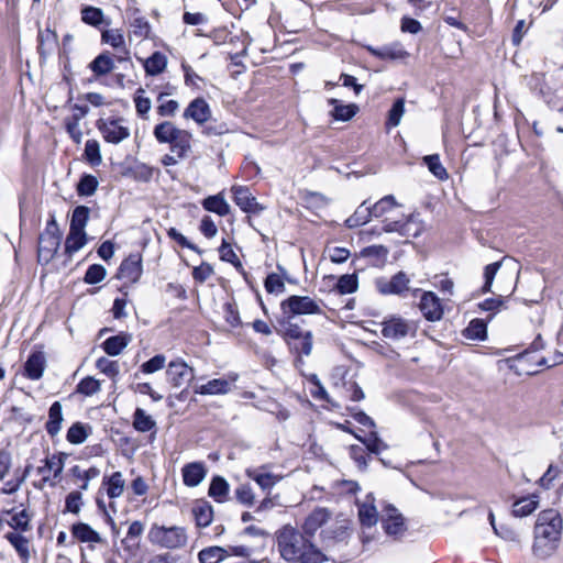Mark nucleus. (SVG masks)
<instances>
[{
  "label": "nucleus",
  "mask_w": 563,
  "mask_h": 563,
  "mask_svg": "<svg viewBox=\"0 0 563 563\" xmlns=\"http://www.w3.org/2000/svg\"><path fill=\"white\" fill-rule=\"evenodd\" d=\"M301 529L308 537H314L320 530L319 541L323 553H338L344 549L352 537V521L340 515L332 519V512L325 507H316L306 518Z\"/></svg>",
  "instance_id": "nucleus-1"
},
{
  "label": "nucleus",
  "mask_w": 563,
  "mask_h": 563,
  "mask_svg": "<svg viewBox=\"0 0 563 563\" xmlns=\"http://www.w3.org/2000/svg\"><path fill=\"white\" fill-rule=\"evenodd\" d=\"M277 550L289 563H323L329 560L303 530L285 525L276 531Z\"/></svg>",
  "instance_id": "nucleus-2"
},
{
  "label": "nucleus",
  "mask_w": 563,
  "mask_h": 563,
  "mask_svg": "<svg viewBox=\"0 0 563 563\" xmlns=\"http://www.w3.org/2000/svg\"><path fill=\"white\" fill-rule=\"evenodd\" d=\"M562 519L559 511L547 509L539 514L534 525L533 554L539 559L551 556L559 547Z\"/></svg>",
  "instance_id": "nucleus-3"
},
{
  "label": "nucleus",
  "mask_w": 563,
  "mask_h": 563,
  "mask_svg": "<svg viewBox=\"0 0 563 563\" xmlns=\"http://www.w3.org/2000/svg\"><path fill=\"white\" fill-rule=\"evenodd\" d=\"M277 332L286 342L289 351L296 355V363H302V356H309L313 346V334L294 321H277Z\"/></svg>",
  "instance_id": "nucleus-4"
},
{
  "label": "nucleus",
  "mask_w": 563,
  "mask_h": 563,
  "mask_svg": "<svg viewBox=\"0 0 563 563\" xmlns=\"http://www.w3.org/2000/svg\"><path fill=\"white\" fill-rule=\"evenodd\" d=\"M62 240V233L56 222L55 214L49 216L46 228L38 236L37 262L48 264L56 255Z\"/></svg>",
  "instance_id": "nucleus-5"
},
{
  "label": "nucleus",
  "mask_w": 563,
  "mask_h": 563,
  "mask_svg": "<svg viewBox=\"0 0 563 563\" xmlns=\"http://www.w3.org/2000/svg\"><path fill=\"white\" fill-rule=\"evenodd\" d=\"M282 317L277 321H292L296 316L320 314L319 303L309 296L292 295L280 302Z\"/></svg>",
  "instance_id": "nucleus-6"
},
{
  "label": "nucleus",
  "mask_w": 563,
  "mask_h": 563,
  "mask_svg": "<svg viewBox=\"0 0 563 563\" xmlns=\"http://www.w3.org/2000/svg\"><path fill=\"white\" fill-rule=\"evenodd\" d=\"M380 325L382 335L390 341H400L407 336L413 338L417 332L416 322L400 316L385 318Z\"/></svg>",
  "instance_id": "nucleus-7"
},
{
  "label": "nucleus",
  "mask_w": 563,
  "mask_h": 563,
  "mask_svg": "<svg viewBox=\"0 0 563 563\" xmlns=\"http://www.w3.org/2000/svg\"><path fill=\"white\" fill-rule=\"evenodd\" d=\"M151 539L167 549H178L187 543L186 529L183 527H154L150 532Z\"/></svg>",
  "instance_id": "nucleus-8"
},
{
  "label": "nucleus",
  "mask_w": 563,
  "mask_h": 563,
  "mask_svg": "<svg viewBox=\"0 0 563 563\" xmlns=\"http://www.w3.org/2000/svg\"><path fill=\"white\" fill-rule=\"evenodd\" d=\"M165 375L173 388H179L194 379L195 372L183 360L177 358L168 364Z\"/></svg>",
  "instance_id": "nucleus-9"
},
{
  "label": "nucleus",
  "mask_w": 563,
  "mask_h": 563,
  "mask_svg": "<svg viewBox=\"0 0 563 563\" xmlns=\"http://www.w3.org/2000/svg\"><path fill=\"white\" fill-rule=\"evenodd\" d=\"M142 272V256L140 253H133L121 263L115 277L134 284L141 278Z\"/></svg>",
  "instance_id": "nucleus-10"
},
{
  "label": "nucleus",
  "mask_w": 563,
  "mask_h": 563,
  "mask_svg": "<svg viewBox=\"0 0 563 563\" xmlns=\"http://www.w3.org/2000/svg\"><path fill=\"white\" fill-rule=\"evenodd\" d=\"M382 523L388 536L398 537L406 531L405 518L393 505L383 509Z\"/></svg>",
  "instance_id": "nucleus-11"
},
{
  "label": "nucleus",
  "mask_w": 563,
  "mask_h": 563,
  "mask_svg": "<svg viewBox=\"0 0 563 563\" xmlns=\"http://www.w3.org/2000/svg\"><path fill=\"white\" fill-rule=\"evenodd\" d=\"M409 278L404 272H398L390 279H376V288L382 295H401L408 290Z\"/></svg>",
  "instance_id": "nucleus-12"
},
{
  "label": "nucleus",
  "mask_w": 563,
  "mask_h": 563,
  "mask_svg": "<svg viewBox=\"0 0 563 563\" xmlns=\"http://www.w3.org/2000/svg\"><path fill=\"white\" fill-rule=\"evenodd\" d=\"M232 192L234 202L244 212L258 214L264 210V207L257 202L256 198L252 196L247 187L233 186Z\"/></svg>",
  "instance_id": "nucleus-13"
},
{
  "label": "nucleus",
  "mask_w": 563,
  "mask_h": 563,
  "mask_svg": "<svg viewBox=\"0 0 563 563\" xmlns=\"http://www.w3.org/2000/svg\"><path fill=\"white\" fill-rule=\"evenodd\" d=\"M249 478L254 481L264 492L269 494L271 489L280 481V476L268 472V465L249 467L245 471Z\"/></svg>",
  "instance_id": "nucleus-14"
},
{
  "label": "nucleus",
  "mask_w": 563,
  "mask_h": 563,
  "mask_svg": "<svg viewBox=\"0 0 563 563\" xmlns=\"http://www.w3.org/2000/svg\"><path fill=\"white\" fill-rule=\"evenodd\" d=\"M419 309L428 321H439L443 316L440 299L432 291H424L422 294Z\"/></svg>",
  "instance_id": "nucleus-15"
},
{
  "label": "nucleus",
  "mask_w": 563,
  "mask_h": 563,
  "mask_svg": "<svg viewBox=\"0 0 563 563\" xmlns=\"http://www.w3.org/2000/svg\"><path fill=\"white\" fill-rule=\"evenodd\" d=\"M183 117L194 120L199 125H203L211 118V109L203 98L198 97L189 102Z\"/></svg>",
  "instance_id": "nucleus-16"
},
{
  "label": "nucleus",
  "mask_w": 563,
  "mask_h": 563,
  "mask_svg": "<svg viewBox=\"0 0 563 563\" xmlns=\"http://www.w3.org/2000/svg\"><path fill=\"white\" fill-rule=\"evenodd\" d=\"M365 48L373 56L383 60H399L409 56V53L402 47L400 43H391L378 48L372 45H366Z\"/></svg>",
  "instance_id": "nucleus-17"
},
{
  "label": "nucleus",
  "mask_w": 563,
  "mask_h": 563,
  "mask_svg": "<svg viewBox=\"0 0 563 563\" xmlns=\"http://www.w3.org/2000/svg\"><path fill=\"white\" fill-rule=\"evenodd\" d=\"M191 515L197 528H207L213 520V507L205 499H197L192 505Z\"/></svg>",
  "instance_id": "nucleus-18"
},
{
  "label": "nucleus",
  "mask_w": 563,
  "mask_h": 563,
  "mask_svg": "<svg viewBox=\"0 0 563 563\" xmlns=\"http://www.w3.org/2000/svg\"><path fill=\"white\" fill-rule=\"evenodd\" d=\"M183 482L188 487L198 486L207 475V468L202 462H191L181 468Z\"/></svg>",
  "instance_id": "nucleus-19"
},
{
  "label": "nucleus",
  "mask_w": 563,
  "mask_h": 563,
  "mask_svg": "<svg viewBox=\"0 0 563 563\" xmlns=\"http://www.w3.org/2000/svg\"><path fill=\"white\" fill-rule=\"evenodd\" d=\"M46 366V358L43 352L37 351L30 354L24 364V375L32 380L43 376Z\"/></svg>",
  "instance_id": "nucleus-20"
},
{
  "label": "nucleus",
  "mask_w": 563,
  "mask_h": 563,
  "mask_svg": "<svg viewBox=\"0 0 563 563\" xmlns=\"http://www.w3.org/2000/svg\"><path fill=\"white\" fill-rule=\"evenodd\" d=\"M64 456H65V454H60L59 456L53 455L51 457L44 459V461H43L44 465L37 467V473L43 474V478L40 484H34V486L36 488L42 489L44 484L49 481V476L46 475L47 472L52 471L54 478H57L60 475L63 467H64V464H63Z\"/></svg>",
  "instance_id": "nucleus-21"
},
{
  "label": "nucleus",
  "mask_w": 563,
  "mask_h": 563,
  "mask_svg": "<svg viewBox=\"0 0 563 563\" xmlns=\"http://www.w3.org/2000/svg\"><path fill=\"white\" fill-rule=\"evenodd\" d=\"M192 134L187 131L179 129L172 141L170 151L177 155L178 158H185L191 151Z\"/></svg>",
  "instance_id": "nucleus-22"
},
{
  "label": "nucleus",
  "mask_w": 563,
  "mask_h": 563,
  "mask_svg": "<svg viewBox=\"0 0 563 563\" xmlns=\"http://www.w3.org/2000/svg\"><path fill=\"white\" fill-rule=\"evenodd\" d=\"M368 201H363L354 211L352 216H350L345 220V225L349 229L358 228L361 225L366 224L372 217H374V212L372 207L367 203Z\"/></svg>",
  "instance_id": "nucleus-23"
},
{
  "label": "nucleus",
  "mask_w": 563,
  "mask_h": 563,
  "mask_svg": "<svg viewBox=\"0 0 563 563\" xmlns=\"http://www.w3.org/2000/svg\"><path fill=\"white\" fill-rule=\"evenodd\" d=\"M4 538L14 548L22 562L27 563L31 558L30 540L19 532H7Z\"/></svg>",
  "instance_id": "nucleus-24"
},
{
  "label": "nucleus",
  "mask_w": 563,
  "mask_h": 563,
  "mask_svg": "<svg viewBox=\"0 0 563 563\" xmlns=\"http://www.w3.org/2000/svg\"><path fill=\"white\" fill-rule=\"evenodd\" d=\"M230 492V485L228 481L222 476H213L209 489L208 495L214 499L217 503H224L228 499V495Z\"/></svg>",
  "instance_id": "nucleus-25"
},
{
  "label": "nucleus",
  "mask_w": 563,
  "mask_h": 563,
  "mask_svg": "<svg viewBox=\"0 0 563 563\" xmlns=\"http://www.w3.org/2000/svg\"><path fill=\"white\" fill-rule=\"evenodd\" d=\"M231 383L224 378H214L196 388L195 393L200 395H222L229 393Z\"/></svg>",
  "instance_id": "nucleus-26"
},
{
  "label": "nucleus",
  "mask_w": 563,
  "mask_h": 563,
  "mask_svg": "<svg viewBox=\"0 0 563 563\" xmlns=\"http://www.w3.org/2000/svg\"><path fill=\"white\" fill-rule=\"evenodd\" d=\"M63 422L62 405L59 401H55L51 405L48 410V420L45 424V429L51 437H55L59 433Z\"/></svg>",
  "instance_id": "nucleus-27"
},
{
  "label": "nucleus",
  "mask_w": 563,
  "mask_h": 563,
  "mask_svg": "<svg viewBox=\"0 0 563 563\" xmlns=\"http://www.w3.org/2000/svg\"><path fill=\"white\" fill-rule=\"evenodd\" d=\"M202 207L209 212H214L220 217L230 213V205L225 201L221 194L209 196L202 200Z\"/></svg>",
  "instance_id": "nucleus-28"
},
{
  "label": "nucleus",
  "mask_w": 563,
  "mask_h": 563,
  "mask_svg": "<svg viewBox=\"0 0 563 563\" xmlns=\"http://www.w3.org/2000/svg\"><path fill=\"white\" fill-rule=\"evenodd\" d=\"M179 128L170 121H164L155 125L153 135L161 144H170L174 141Z\"/></svg>",
  "instance_id": "nucleus-29"
},
{
  "label": "nucleus",
  "mask_w": 563,
  "mask_h": 563,
  "mask_svg": "<svg viewBox=\"0 0 563 563\" xmlns=\"http://www.w3.org/2000/svg\"><path fill=\"white\" fill-rule=\"evenodd\" d=\"M154 172L155 169L152 166L135 161L123 172V175L130 176L137 181L147 183L152 179Z\"/></svg>",
  "instance_id": "nucleus-30"
},
{
  "label": "nucleus",
  "mask_w": 563,
  "mask_h": 563,
  "mask_svg": "<svg viewBox=\"0 0 563 563\" xmlns=\"http://www.w3.org/2000/svg\"><path fill=\"white\" fill-rule=\"evenodd\" d=\"M329 103L333 106L331 115L338 121H349L358 111V107L355 103L341 104L338 99H330Z\"/></svg>",
  "instance_id": "nucleus-31"
},
{
  "label": "nucleus",
  "mask_w": 563,
  "mask_h": 563,
  "mask_svg": "<svg viewBox=\"0 0 563 563\" xmlns=\"http://www.w3.org/2000/svg\"><path fill=\"white\" fill-rule=\"evenodd\" d=\"M462 334L467 340L484 341L487 338V323L483 319H473Z\"/></svg>",
  "instance_id": "nucleus-32"
},
{
  "label": "nucleus",
  "mask_w": 563,
  "mask_h": 563,
  "mask_svg": "<svg viewBox=\"0 0 563 563\" xmlns=\"http://www.w3.org/2000/svg\"><path fill=\"white\" fill-rule=\"evenodd\" d=\"M87 243L85 231H77L69 229L65 241V253L71 257L74 253L78 252Z\"/></svg>",
  "instance_id": "nucleus-33"
},
{
  "label": "nucleus",
  "mask_w": 563,
  "mask_h": 563,
  "mask_svg": "<svg viewBox=\"0 0 563 563\" xmlns=\"http://www.w3.org/2000/svg\"><path fill=\"white\" fill-rule=\"evenodd\" d=\"M227 556H229V550L217 545L205 548L198 554L200 563H220Z\"/></svg>",
  "instance_id": "nucleus-34"
},
{
  "label": "nucleus",
  "mask_w": 563,
  "mask_h": 563,
  "mask_svg": "<svg viewBox=\"0 0 563 563\" xmlns=\"http://www.w3.org/2000/svg\"><path fill=\"white\" fill-rule=\"evenodd\" d=\"M73 536L80 542H101V537L89 525L79 522L71 527Z\"/></svg>",
  "instance_id": "nucleus-35"
},
{
  "label": "nucleus",
  "mask_w": 563,
  "mask_h": 563,
  "mask_svg": "<svg viewBox=\"0 0 563 563\" xmlns=\"http://www.w3.org/2000/svg\"><path fill=\"white\" fill-rule=\"evenodd\" d=\"M132 341V334L126 332H120L117 335L108 338V355L120 354L128 344Z\"/></svg>",
  "instance_id": "nucleus-36"
},
{
  "label": "nucleus",
  "mask_w": 563,
  "mask_h": 563,
  "mask_svg": "<svg viewBox=\"0 0 563 563\" xmlns=\"http://www.w3.org/2000/svg\"><path fill=\"white\" fill-rule=\"evenodd\" d=\"M167 65V58L166 56L161 52H154L144 64L145 71L151 75L155 76L164 71Z\"/></svg>",
  "instance_id": "nucleus-37"
},
{
  "label": "nucleus",
  "mask_w": 563,
  "mask_h": 563,
  "mask_svg": "<svg viewBox=\"0 0 563 563\" xmlns=\"http://www.w3.org/2000/svg\"><path fill=\"white\" fill-rule=\"evenodd\" d=\"M123 120H115L108 123V143H119L130 136V130L122 124Z\"/></svg>",
  "instance_id": "nucleus-38"
},
{
  "label": "nucleus",
  "mask_w": 563,
  "mask_h": 563,
  "mask_svg": "<svg viewBox=\"0 0 563 563\" xmlns=\"http://www.w3.org/2000/svg\"><path fill=\"white\" fill-rule=\"evenodd\" d=\"M536 496L532 497H522L518 499L512 505V515L515 517H525L533 512L539 504L536 499Z\"/></svg>",
  "instance_id": "nucleus-39"
},
{
  "label": "nucleus",
  "mask_w": 563,
  "mask_h": 563,
  "mask_svg": "<svg viewBox=\"0 0 563 563\" xmlns=\"http://www.w3.org/2000/svg\"><path fill=\"white\" fill-rule=\"evenodd\" d=\"M133 417V426L140 432H147L156 428L155 420L142 408H136Z\"/></svg>",
  "instance_id": "nucleus-40"
},
{
  "label": "nucleus",
  "mask_w": 563,
  "mask_h": 563,
  "mask_svg": "<svg viewBox=\"0 0 563 563\" xmlns=\"http://www.w3.org/2000/svg\"><path fill=\"white\" fill-rule=\"evenodd\" d=\"M388 255V249L384 245H371L360 252V257L372 258L373 264H383Z\"/></svg>",
  "instance_id": "nucleus-41"
},
{
  "label": "nucleus",
  "mask_w": 563,
  "mask_h": 563,
  "mask_svg": "<svg viewBox=\"0 0 563 563\" xmlns=\"http://www.w3.org/2000/svg\"><path fill=\"white\" fill-rule=\"evenodd\" d=\"M57 44V36L51 30L38 33V53L41 56L51 54Z\"/></svg>",
  "instance_id": "nucleus-42"
},
{
  "label": "nucleus",
  "mask_w": 563,
  "mask_h": 563,
  "mask_svg": "<svg viewBox=\"0 0 563 563\" xmlns=\"http://www.w3.org/2000/svg\"><path fill=\"white\" fill-rule=\"evenodd\" d=\"M220 258L224 262L231 263L240 273L245 274L243 265L239 260L238 255L233 251L230 243L225 240H222V243L219 247Z\"/></svg>",
  "instance_id": "nucleus-43"
},
{
  "label": "nucleus",
  "mask_w": 563,
  "mask_h": 563,
  "mask_svg": "<svg viewBox=\"0 0 563 563\" xmlns=\"http://www.w3.org/2000/svg\"><path fill=\"white\" fill-rule=\"evenodd\" d=\"M89 208L86 206H78L74 209L69 229L77 231H85L89 218Z\"/></svg>",
  "instance_id": "nucleus-44"
},
{
  "label": "nucleus",
  "mask_w": 563,
  "mask_h": 563,
  "mask_svg": "<svg viewBox=\"0 0 563 563\" xmlns=\"http://www.w3.org/2000/svg\"><path fill=\"white\" fill-rule=\"evenodd\" d=\"M358 288V279L356 274L342 275L335 285V289L339 294H353Z\"/></svg>",
  "instance_id": "nucleus-45"
},
{
  "label": "nucleus",
  "mask_w": 563,
  "mask_h": 563,
  "mask_svg": "<svg viewBox=\"0 0 563 563\" xmlns=\"http://www.w3.org/2000/svg\"><path fill=\"white\" fill-rule=\"evenodd\" d=\"M81 20L86 24L98 27L103 23V12L99 8L86 5L81 9Z\"/></svg>",
  "instance_id": "nucleus-46"
},
{
  "label": "nucleus",
  "mask_w": 563,
  "mask_h": 563,
  "mask_svg": "<svg viewBox=\"0 0 563 563\" xmlns=\"http://www.w3.org/2000/svg\"><path fill=\"white\" fill-rule=\"evenodd\" d=\"M84 157L91 166H99L102 163L100 144L96 140L86 142Z\"/></svg>",
  "instance_id": "nucleus-47"
},
{
  "label": "nucleus",
  "mask_w": 563,
  "mask_h": 563,
  "mask_svg": "<svg viewBox=\"0 0 563 563\" xmlns=\"http://www.w3.org/2000/svg\"><path fill=\"white\" fill-rule=\"evenodd\" d=\"M264 287L265 290L272 295H279L286 290L284 278L277 273H271L266 276Z\"/></svg>",
  "instance_id": "nucleus-48"
},
{
  "label": "nucleus",
  "mask_w": 563,
  "mask_h": 563,
  "mask_svg": "<svg viewBox=\"0 0 563 563\" xmlns=\"http://www.w3.org/2000/svg\"><path fill=\"white\" fill-rule=\"evenodd\" d=\"M377 510L374 505L362 504L358 507V519L362 526L373 527L377 522Z\"/></svg>",
  "instance_id": "nucleus-49"
},
{
  "label": "nucleus",
  "mask_w": 563,
  "mask_h": 563,
  "mask_svg": "<svg viewBox=\"0 0 563 563\" xmlns=\"http://www.w3.org/2000/svg\"><path fill=\"white\" fill-rule=\"evenodd\" d=\"M423 162L428 166L429 170L440 180L446 179L449 177L446 169L440 162V157L438 154L427 155L423 157Z\"/></svg>",
  "instance_id": "nucleus-50"
},
{
  "label": "nucleus",
  "mask_w": 563,
  "mask_h": 563,
  "mask_svg": "<svg viewBox=\"0 0 563 563\" xmlns=\"http://www.w3.org/2000/svg\"><path fill=\"white\" fill-rule=\"evenodd\" d=\"M97 177L90 174H84L77 184V192L79 196H91L98 187Z\"/></svg>",
  "instance_id": "nucleus-51"
},
{
  "label": "nucleus",
  "mask_w": 563,
  "mask_h": 563,
  "mask_svg": "<svg viewBox=\"0 0 563 563\" xmlns=\"http://www.w3.org/2000/svg\"><path fill=\"white\" fill-rule=\"evenodd\" d=\"M88 437L87 426L81 422L74 423L67 431V441L71 444H80Z\"/></svg>",
  "instance_id": "nucleus-52"
},
{
  "label": "nucleus",
  "mask_w": 563,
  "mask_h": 563,
  "mask_svg": "<svg viewBox=\"0 0 563 563\" xmlns=\"http://www.w3.org/2000/svg\"><path fill=\"white\" fill-rule=\"evenodd\" d=\"M361 442L366 449L374 454H378L382 450H386L388 446L382 441L376 431H371L367 437L361 439Z\"/></svg>",
  "instance_id": "nucleus-53"
},
{
  "label": "nucleus",
  "mask_w": 563,
  "mask_h": 563,
  "mask_svg": "<svg viewBox=\"0 0 563 563\" xmlns=\"http://www.w3.org/2000/svg\"><path fill=\"white\" fill-rule=\"evenodd\" d=\"M165 96H167L166 92H161L157 97V100L161 102L157 107V113L161 117H174L179 108V103L176 100L163 101Z\"/></svg>",
  "instance_id": "nucleus-54"
},
{
  "label": "nucleus",
  "mask_w": 563,
  "mask_h": 563,
  "mask_svg": "<svg viewBox=\"0 0 563 563\" xmlns=\"http://www.w3.org/2000/svg\"><path fill=\"white\" fill-rule=\"evenodd\" d=\"M405 112V101L404 99H397L390 110L388 111L387 125L395 128L400 123L401 117Z\"/></svg>",
  "instance_id": "nucleus-55"
},
{
  "label": "nucleus",
  "mask_w": 563,
  "mask_h": 563,
  "mask_svg": "<svg viewBox=\"0 0 563 563\" xmlns=\"http://www.w3.org/2000/svg\"><path fill=\"white\" fill-rule=\"evenodd\" d=\"M100 380L93 378L92 376H87L79 382L76 390L85 396H91L96 391L100 390Z\"/></svg>",
  "instance_id": "nucleus-56"
},
{
  "label": "nucleus",
  "mask_w": 563,
  "mask_h": 563,
  "mask_svg": "<svg viewBox=\"0 0 563 563\" xmlns=\"http://www.w3.org/2000/svg\"><path fill=\"white\" fill-rule=\"evenodd\" d=\"M124 489V479L122 478L121 473L115 472L110 477H108V496L113 498L118 497L123 493Z\"/></svg>",
  "instance_id": "nucleus-57"
},
{
  "label": "nucleus",
  "mask_w": 563,
  "mask_h": 563,
  "mask_svg": "<svg viewBox=\"0 0 563 563\" xmlns=\"http://www.w3.org/2000/svg\"><path fill=\"white\" fill-rule=\"evenodd\" d=\"M79 120H80V117H77V115H71L70 118L65 119V129H66L67 133L69 134V136L71 137V140L77 144H79L81 142V137H82V133L79 128Z\"/></svg>",
  "instance_id": "nucleus-58"
},
{
  "label": "nucleus",
  "mask_w": 563,
  "mask_h": 563,
  "mask_svg": "<svg viewBox=\"0 0 563 563\" xmlns=\"http://www.w3.org/2000/svg\"><path fill=\"white\" fill-rule=\"evenodd\" d=\"M165 363H166L165 355L156 354L155 356H153L148 361L144 362L141 365L140 371L142 373H144V374H152V373H155V372L164 368Z\"/></svg>",
  "instance_id": "nucleus-59"
},
{
  "label": "nucleus",
  "mask_w": 563,
  "mask_h": 563,
  "mask_svg": "<svg viewBox=\"0 0 563 563\" xmlns=\"http://www.w3.org/2000/svg\"><path fill=\"white\" fill-rule=\"evenodd\" d=\"M108 44H111L114 49L118 52V59L125 60L128 59V51L124 47V38L121 34H112L108 31Z\"/></svg>",
  "instance_id": "nucleus-60"
},
{
  "label": "nucleus",
  "mask_w": 563,
  "mask_h": 563,
  "mask_svg": "<svg viewBox=\"0 0 563 563\" xmlns=\"http://www.w3.org/2000/svg\"><path fill=\"white\" fill-rule=\"evenodd\" d=\"M500 266H501V261L495 262V263H492V264H488L485 266V269H484L485 283L482 287V291L484 294L490 291L494 278H495L498 269L500 268Z\"/></svg>",
  "instance_id": "nucleus-61"
},
{
  "label": "nucleus",
  "mask_w": 563,
  "mask_h": 563,
  "mask_svg": "<svg viewBox=\"0 0 563 563\" xmlns=\"http://www.w3.org/2000/svg\"><path fill=\"white\" fill-rule=\"evenodd\" d=\"M106 276V269L102 265L93 264L90 265L85 274L84 280L87 284L100 283Z\"/></svg>",
  "instance_id": "nucleus-62"
},
{
  "label": "nucleus",
  "mask_w": 563,
  "mask_h": 563,
  "mask_svg": "<svg viewBox=\"0 0 563 563\" xmlns=\"http://www.w3.org/2000/svg\"><path fill=\"white\" fill-rule=\"evenodd\" d=\"M29 521L30 518L26 510H21L11 517L9 525L15 530L29 531L31 529Z\"/></svg>",
  "instance_id": "nucleus-63"
},
{
  "label": "nucleus",
  "mask_w": 563,
  "mask_h": 563,
  "mask_svg": "<svg viewBox=\"0 0 563 563\" xmlns=\"http://www.w3.org/2000/svg\"><path fill=\"white\" fill-rule=\"evenodd\" d=\"M235 497L238 501L245 506H252L255 500L254 493L247 484H243L235 489Z\"/></svg>",
  "instance_id": "nucleus-64"
}]
</instances>
